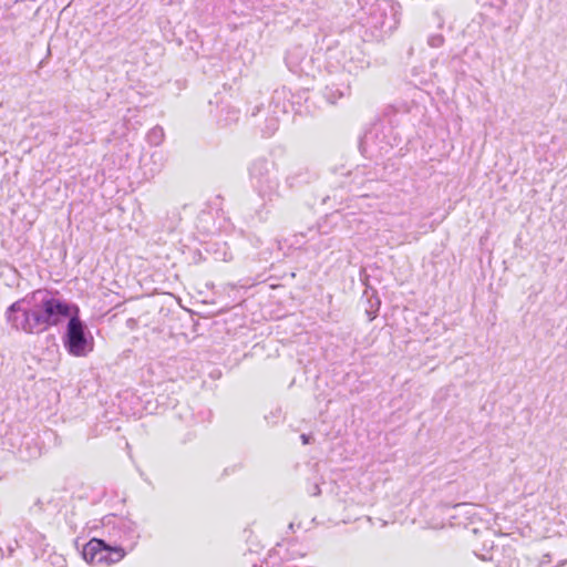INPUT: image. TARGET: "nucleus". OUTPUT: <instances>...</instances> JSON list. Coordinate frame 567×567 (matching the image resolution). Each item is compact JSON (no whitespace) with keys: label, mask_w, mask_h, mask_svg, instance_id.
Returning a JSON list of instances; mask_svg holds the SVG:
<instances>
[{"label":"nucleus","mask_w":567,"mask_h":567,"mask_svg":"<svg viewBox=\"0 0 567 567\" xmlns=\"http://www.w3.org/2000/svg\"><path fill=\"white\" fill-rule=\"evenodd\" d=\"M70 315L68 302L45 289H39L10 305L6 310V320L16 331L40 334L60 324Z\"/></svg>","instance_id":"f257e3e1"},{"label":"nucleus","mask_w":567,"mask_h":567,"mask_svg":"<svg viewBox=\"0 0 567 567\" xmlns=\"http://www.w3.org/2000/svg\"><path fill=\"white\" fill-rule=\"evenodd\" d=\"M360 37L364 42H378L392 33L400 23L401 6L393 0H358Z\"/></svg>","instance_id":"f03ea898"},{"label":"nucleus","mask_w":567,"mask_h":567,"mask_svg":"<svg viewBox=\"0 0 567 567\" xmlns=\"http://www.w3.org/2000/svg\"><path fill=\"white\" fill-rule=\"evenodd\" d=\"M402 142L401 133L391 118H382L371 125L360 141L363 155L379 159L388 155Z\"/></svg>","instance_id":"7ed1b4c3"},{"label":"nucleus","mask_w":567,"mask_h":567,"mask_svg":"<svg viewBox=\"0 0 567 567\" xmlns=\"http://www.w3.org/2000/svg\"><path fill=\"white\" fill-rule=\"evenodd\" d=\"M275 164L265 157L256 158L249 166V182L262 200V209L281 197L279 178L274 174Z\"/></svg>","instance_id":"20e7f679"},{"label":"nucleus","mask_w":567,"mask_h":567,"mask_svg":"<svg viewBox=\"0 0 567 567\" xmlns=\"http://www.w3.org/2000/svg\"><path fill=\"white\" fill-rule=\"evenodd\" d=\"M326 55L331 72L342 69L349 74H358L370 64L368 56L359 45H349L341 49L329 48Z\"/></svg>","instance_id":"39448f33"},{"label":"nucleus","mask_w":567,"mask_h":567,"mask_svg":"<svg viewBox=\"0 0 567 567\" xmlns=\"http://www.w3.org/2000/svg\"><path fill=\"white\" fill-rule=\"evenodd\" d=\"M63 344L73 357H86L94 349V338L86 324L78 316L68 318Z\"/></svg>","instance_id":"423d86ee"},{"label":"nucleus","mask_w":567,"mask_h":567,"mask_svg":"<svg viewBox=\"0 0 567 567\" xmlns=\"http://www.w3.org/2000/svg\"><path fill=\"white\" fill-rule=\"evenodd\" d=\"M102 528L113 542L130 543L131 549L140 538L137 524L126 516L109 514L102 518Z\"/></svg>","instance_id":"0eeeda50"},{"label":"nucleus","mask_w":567,"mask_h":567,"mask_svg":"<svg viewBox=\"0 0 567 567\" xmlns=\"http://www.w3.org/2000/svg\"><path fill=\"white\" fill-rule=\"evenodd\" d=\"M125 554L123 547L111 546L100 538H92L82 549L84 560L96 566H110L118 563L124 558Z\"/></svg>","instance_id":"6e6552de"},{"label":"nucleus","mask_w":567,"mask_h":567,"mask_svg":"<svg viewBox=\"0 0 567 567\" xmlns=\"http://www.w3.org/2000/svg\"><path fill=\"white\" fill-rule=\"evenodd\" d=\"M286 65L297 75H310L313 70V59L302 45H293L286 53Z\"/></svg>","instance_id":"1a4fd4ad"},{"label":"nucleus","mask_w":567,"mask_h":567,"mask_svg":"<svg viewBox=\"0 0 567 567\" xmlns=\"http://www.w3.org/2000/svg\"><path fill=\"white\" fill-rule=\"evenodd\" d=\"M476 555L483 560L495 561L496 567H517L518 560L511 546H491L485 554Z\"/></svg>","instance_id":"9d476101"},{"label":"nucleus","mask_w":567,"mask_h":567,"mask_svg":"<svg viewBox=\"0 0 567 567\" xmlns=\"http://www.w3.org/2000/svg\"><path fill=\"white\" fill-rule=\"evenodd\" d=\"M317 178V173L308 166H298L286 176L285 184L289 189L295 190L311 184Z\"/></svg>","instance_id":"9b49d317"},{"label":"nucleus","mask_w":567,"mask_h":567,"mask_svg":"<svg viewBox=\"0 0 567 567\" xmlns=\"http://www.w3.org/2000/svg\"><path fill=\"white\" fill-rule=\"evenodd\" d=\"M285 113L284 109H279L278 105H276V109L274 111H270V106L266 111V118L262 124L259 125L260 132L262 136L270 137L272 136L277 130L279 128V116L278 113Z\"/></svg>","instance_id":"f8f14e48"},{"label":"nucleus","mask_w":567,"mask_h":567,"mask_svg":"<svg viewBox=\"0 0 567 567\" xmlns=\"http://www.w3.org/2000/svg\"><path fill=\"white\" fill-rule=\"evenodd\" d=\"M22 539L27 540L29 546L32 547L33 550H44V547L47 546L45 536L40 532L33 529L30 525L25 526Z\"/></svg>","instance_id":"ddd939ff"},{"label":"nucleus","mask_w":567,"mask_h":567,"mask_svg":"<svg viewBox=\"0 0 567 567\" xmlns=\"http://www.w3.org/2000/svg\"><path fill=\"white\" fill-rule=\"evenodd\" d=\"M350 94V85H328L324 89V97L330 104L337 103V101L346 95Z\"/></svg>","instance_id":"4468645a"},{"label":"nucleus","mask_w":567,"mask_h":567,"mask_svg":"<svg viewBox=\"0 0 567 567\" xmlns=\"http://www.w3.org/2000/svg\"><path fill=\"white\" fill-rule=\"evenodd\" d=\"M164 130L162 126L156 125L151 128L146 134V140L150 145L158 146L164 141Z\"/></svg>","instance_id":"2eb2a0df"},{"label":"nucleus","mask_w":567,"mask_h":567,"mask_svg":"<svg viewBox=\"0 0 567 567\" xmlns=\"http://www.w3.org/2000/svg\"><path fill=\"white\" fill-rule=\"evenodd\" d=\"M308 236V240L316 239L317 236H319V230L315 228H309L307 234L300 233L299 235H295V240L291 241L292 246L301 247L306 241L301 240V238H305Z\"/></svg>","instance_id":"dca6fc26"},{"label":"nucleus","mask_w":567,"mask_h":567,"mask_svg":"<svg viewBox=\"0 0 567 567\" xmlns=\"http://www.w3.org/2000/svg\"><path fill=\"white\" fill-rule=\"evenodd\" d=\"M19 542L17 539H13L12 542H9L6 545V551L2 546H0V560H2L4 557H12L16 549L19 547Z\"/></svg>","instance_id":"f3484780"},{"label":"nucleus","mask_w":567,"mask_h":567,"mask_svg":"<svg viewBox=\"0 0 567 567\" xmlns=\"http://www.w3.org/2000/svg\"><path fill=\"white\" fill-rule=\"evenodd\" d=\"M368 302H369V309H367V313L369 316V319L372 320V319L375 318L377 312L379 311L381 302H380V299L378 297L369 298Z\"/></svg>","instance_id":"a211bd4d"},{"label":"nucleus","mask_w":567,"mask_h":567,"mask_svg":"<svg viewBox=\"0 0 567 567\" xmlns=\"http://www.w3.org/2000/svg\"><path fill=\"white\" fill-rule=\"evenodd\" d=\"M427 43L432 48H440L444 43V37L441 33L431 34L427 38Z\"/></svg>","instance_id":"6ab92c4d"},{"label":"nucleus","mask_w":567,"mask_h":567,"mask_svg":"<svg viewBox=\"0 0 567 567\" xmlns=\"http://www.w3.org/2000/svg\"><path fill=\"white\" fill-rule=\"evenodd\" d=\"M300 439H301L303 444H309L310 440H311V436L308 435V434H301Z\"/></svg>","instance_id":"aec40b11"},{"label":"nucleus","mask_w":567,"mask_h":567,"mask_svg":"<svg viewBox=\"0 0 567 567\" xmlns=\"http://www.w3.org/2000/svg\"><path fill=\"white\" fill-rule=\"evenodd\" d=\"M163 164L159 163L155 168H151V174L154 175L155 173H158L162 168Z\"/></svg>","instance_id":"412c9836"},{"label":"nucleus","mask_w":567,"mask_h":567,"mask_svg":"<svg viewBox=\"0 0 567 567\" xmlns=\"http://www.w3.org/2000/svg\"><path fill=\"white\" fill-rule=\"evenodd\" d=\"M285 94V91L282 90L281 92L280 91H275L274 93V96H272V100H276L277 97L279 99L280 95H284Z\"/></svg>","instance_id":"4be33fe9"},{"label":"nucleus","mask_w":567,"mask_h":567,"mask_svg":"<svg viewBox=\"0 0 567 567\" xmlns=\"http://www.w3.org/2000/svg\"><path fill=\"white\" fill-rule=\"evenodd\" d=\"M261 111L260 106H255L251 111V116H256Z\"/></svg>","instance_id":"5701e85b"},{"label":"nucleus","mask_w":567,"mask_h":567,"mask_svg":"<svg viewBox=\"0 0 567 567\" xmlns=\"http://www.w3.org/2000/svg\"><path fill=\"white\" fill-rule=\"evenodd\" d=\"M230 113H231V120L237 121L238 120V111L233 110Z\"/></svg>","instance_id":"b1692460"},{"label":"nucleus","mask_w":567,"mask_h":567,"mask_svg":"<svg viewBox=\"0 0 567 567\" xmlns=\"http://www.w3.org/2000/svg\"><path fill=\"white\" fill-rule=\"evenodd\" d=\"M158 157L159 161H162V155L159 153H153L152 158Z\"/></svg>","instance_id":"393cba45"},{"label":"nucleus","mask_w":567,"mask_h":567,"mask_svg":"<svg viewBox=\"0 0 567 567\" xmlns=\"http://www.w3.org/2000/svg\"><path fill=\"white\" fill-rule=\"evenodd\" d=\"M318 494H320V488H319L318 485H316V493H315V495H318Z\"/></svg>","instance_id":"a878e982"},{"label":"nucleus","mask_w":567,"mask_h":567,"mask_svg":"<svg viewBox=\"0 0 567 567\" xmlns=\"http://www.w3.org/2000/svg\"><path fill=\"white\" fill-rule=\"evenodd\" d=\"M289 529H291V530L293 529V524L292 523L289 524Z\"/></svg>","instance_id":"bb28decb"}]
</instances>
